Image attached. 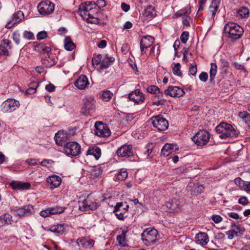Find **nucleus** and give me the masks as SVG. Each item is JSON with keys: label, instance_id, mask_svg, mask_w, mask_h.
Listing matches in <instances>:
<instances>
[{"label": "nucleus", "instance_id": "39", "mask_svg": "<svg viewBox=\"0 0 250 250\" xmlns=\"http://www.w3.org/2000/svg\"><path fill=\"white\" fill-rule=\"evenodd\" d=\"M127 177V173L125 169H122L115 176L116 180L124 181Z\"/></svg>", "mask_w": 250, "mask_h": 250}, {"label": "nucleus", "instance_id": "10", "mask_svg": "<svg viewBox=\"0 0 250 250\" xmlns=\"http://www.w3.org/2000/svg\"><path fill=\"white\" fill-rule=\"evenodd\" d=\"M153 126L159 130L165 131L168 127L167 121L161 115L153 116L151 119Z\"/></svg>", "mask_w": 250, "mask_h": 250}, {"label": "nucleus", "instance_id": "59", "mask_svg": "<svg viewBox=\"0 0 250 250\" xmlns=\"http://www.w3.org/2000/svg\"><path fill=\"white\" fill-rule=\"evenodd\" d=\"M40 214L41 216L43 217H46L51 215L49 208L45 210L41 211L40 213Z\"/></svg>", "mask_w": 250, "mask_h": 250}, {"label": "nucleus", "instance_id": "13", "mask_svg": "<svg viewBox=\"0 0 250 250\" xmlns=\"http://www.w3.org/2000/svg\"><path fill=\"white\" fill-rule=\"evenodd\" d=\"M116 154L119 157L127 158L133 156V153L132 145L125 144L122 146L117 149Z\"/></svg>", "mask_w": 250, "mask_h": 250}, {"label": "nucleus", "instance_id": "34", "mask_svg": "<svg viewBox=\"0 0 250 250\" xmlns=\"http://www.w3.org/2000/svg\"><path fill=\"white\" fill-rule=\"evenodd\" d=\"M250 13L249 10L246 7H242L237 11L236 16L239 18H246L249 16Z\"/></svg>", "mask_w": 250, "mask_h": 250}, {"label": "nucleus", "instance_id": "33", "mask_svg": "<svg viewBox=\"0 0 250 250\" xmlns=\"http://www.w3.org/2000/svg\"><path fill=\"white\" fill-rule=\"evenodd\" d=\"M49 230L53 233L62 234L65 230L64 224H61L53 226L50 228Z\"/></svg>", "mask_w": 250, "mask_h": 250}, {"label": "nucleus", "instance_id": "62", "mask_svg": "<svg viewBox=\"0 0 250 250\" xmlns=\"http://www.w3.org/2000/svg\"><path fill=\"white\" fill-rule=\"evenodd\" d=\"M211 219L215 223H219L222 220V218L219 215H213Z\"/></svg>", "mask_w": 250, "mask_h": 250}, {"label": "nucleus", "instance_id": "47", "mask_svg": "<svg viewBox=\"0 0 250 250\" xmlns=\"http://www.w3.org/2000/svg\"><path fill=\"white\" fill-rule=\"evenodd\" d=\"M159 88L154 85L148 86L146 88L147 92L151 94H157L159 92Z\"/></svg>", "mask_w": 250, "mask_h": 250}, {"label": "nucleus", "instance_id": "56", "mask_svg": "<svg viewBox=\"0 0 250 250\" xmlns=\"http://www.w3.org/2000/svg\"><path fill=\"white\" fill-rule=\"evenodd\" d=\"M234 232L235 230L231 229L227 232V234L229 239H232L234 237L238 236V235Z\"/></svg>", "mask_w": 250, "mask_h": 250}, {"label": "nucleus", "instance_id": "32", "mask_svg": "<svg viewBox=\"0 0 250 250\" xmlns=\"http://www.w3.org/2000/svg\"><path fill=\"white\" fill-rule=\"evenodd\" d=\"M64 48L67 51H72L75 47V45L73 42L70 37L66 36L64 40Z\"/></svg>", "mask_w": 250, "mask_h": 250}, {"label": "nucleus", "instance_id": "23", "mask_svg": "<svg viewBox=\"0 0 250 250\" xmlns=\"http://www.w3.org/2000/svg\"><path fill=\"white\" fill-rule=\"evenodd\" d=\"M156 15V14L154 8L151 5L147 6L142 12V16L144 17V20H150L155 17Z\"/></svg>", "mask_w": 250, "mask_h": 250}, {"label": "nucleus", "instance_id": "20", "mask_svg": "<svg viewBox=\"0 0 250 250\" xmlns=\"http://www.w3.org/2000/svg\"><path fill=\"white\" fill-rule=\"evenodd\" d=\"M94 242L92 239L84 237L79 238L76 241L79 246L81 245L84 249L91 248L94 246Z\"/></svg>", "mask_w": 250, "mask_h": 250}, {"label": "nucleus", "instance_id": "25", "mask_svg": "<svg viewBox=\"0 0 250 250\" xmlns=\"http://www.w3.org/2000/svg\"><path fill=\"white\" fill-rule=\"evenodd\" d=\"M11 42L8 40H4L0 44V55H8L9 50L11 48Z\"/></svg>", "mask_w": 250, "mask_h": 250}, {"label": "nucleus", "instance_id": "64", "mask_svg": "<svg viewBox=\"0 0 250 250\" xmlns=\"http://www.w3.org/2000/svg\"><path fill=\"white\" fill-rule=\"evenodd\" d=\"M243 188L248 193L250 194V182H246L244 183Z\"/></svg>", "mask_w": 250, "mask_h": 250}, {"label": "nucleus", "instance_id": "27", "mask_svg": "<svg viewBox=\"0 0 250 250\" xmlns=\"http://www.w3.org/2000/svg\"><path fill=\"white\" fill-rule=\"evenodd\" d=\"M12 216L8 213H5L0 216V228L11 224Z\"/></svg>", "mask_w": 250, "mask_h": 250}, {"label": "nucleus", "instance_id": "31", "mask_svg": "<svg viewBox=\"0 0 250 250\" xmlns=\"http://www.w3.org/2000/svg\"><path fill=\"white\" fill-rule=\"evenodd\" d=\"M220 3V0H212L210 4L209 9L208 13L211 15V18H213L219 8V5Z\"/></svg>", "mask_w": 250, "mask_h": 250}, {"label": "nucleus", "instance_id": "8", "mask_svg": "<svg viewBox=\"0 0 250 250\" xmlns=\"http://www.w3.org/2000/svg\"><path fill=\"white\" fill-rule=\"evenodd\" d=\"M95 134L100 137L106 138L110 135L111 132L107 125L102 122L97 121L94 125Z\"/></svg>", "mask_w": 250, "mask_h": 250}, {"label": "nucleus", "instance_id": "63", "mask_svg": "<svg viewBox=\"0 0 250 250\" xmlns=\"http://www.w3.org/2000/svg\"><path fill=\"white\" fill-rule=\"evenodd\" d=\"M190 19L189 17L185 16L183 17V23L186 26H189Z\"/></svg>", "mask_w": 250, "mask_h": 250}, {"label": "nucleus", "instance_id": "4", "mask_svg": "<svg viewBox=\"0 0 250 250\" xmlns=\"http://www.w3.org/2000/svg\"><path fill=\"white\" fill-rule=\"evenodd\" d=\"M158 232L153 228L145 229L141 234V238L144 243L147 246L155 243L158 240Z\"/></svg>", "mask_w": 250, "mask_h": 250}, {"label": "nucleus", "instance_id": "17", "mask_svg": "<svg viewBox=\"0 0 250 250\" xmlns=\"http://www.w3.org/2000/svg\"><path fill=\"white\" fill-rule=\"evenodd\" d=\"M24 18V14L21 11H18L13 16L12 19L8 22L5 27L7 29L12 28L16 23L20 22Z\"/></svg>", "mask_w": 250, "mask_h": 250}, {"label": "nucleus", "instance_id": "6", "mask_svg": "<svg viewBox=\"0 0 250 250\" xmlns=\"http://www.w3.org/2000/svg\"><path fill=\"white\" fill-rule=\"evenodd\" d=\"M81 146L76 142H70L64 144L63 151L67 156H77L81 153Z\"/></svg>", "mask_w": 250, "mask_h": 250}, {"label": "nucleus", "instance_id": "49", "mask_svg": "<svg viewBox=\"0 0 250 250\" xmlns=\"http://www.w3.org/2000/svg\"><path fill=\"white\" fill-rule=\"evenodd\" d=\"M113 212L115 213L116 217L120 220H124V219L127 216V215L125 214V212L123 211H114V210Z\"/></svg>", "mask_w": 250, "mask_h": 250}, {"label": "nucleus", "instance_id": "28", "mask_svg": "<svg viewBox=\"0 0 250 250\" xmlns=\"http://www.w3.org/2000/svg\"><path fill=\"white\" fill-rule=\"evenodd\" d=\"M197 243L201 245H205L208 242V237L205 232H199L195 236Z\"/></svg>", "mask_w": 250, "mask_h": 250}, {"label": "nucleus", "instance_id": "57", "mask_svg": "<svg viewBox=\"0 0 250 250\" xmlns=\"http://www.w3.org/2000/svg\"><path fill=\"white\" fill-rule=\"evenodd\" d=\"M47 37V33L45 31H42L39 32L37 34V38L38 40H42Z\"/></svg>", "mask_w": 250, "mask_h": 250}, {"label": "nucleus", "instance_id": "55", "mask_svg": "<svg viewBox=\"0 0 250 250\" xmlns=\"http://www.w3.org/2000/svg\"><path fill=\"white\" fill-rule=\"evenodd\" d=\"M167 207L171 210H175L177 208V205L173 203V201L168 202L167 203Z\"/></svg>", "mask_w": 250, "mask_h": 250}, {"label": "nucleus", "instance_id": "7", "mask_svg": "<svg viewBox=\"0 0 250 250\" xmlns=\"http://www.w3.org/2000/svg\"><path fill=\"white\" fill-rule=\"evenodd\" d=\"M210 138L209 133L205 130H199L192 137V140L198 146L206 145Z\"/></svg>", "mask_w": 250, "mask_h": 250}, {"label": "nucleus", "instance_id": "44", "mask_svg": "<svg viewBox=\"0 0 250 250\" xmlns=\"http://www.w3.org/2000/svg\"><path fill=\"white\" fill-rule=\"evenodd\" d=\"M113 94L109 90L104 91L101 95V98L105 101H109L112 98Z\"/></svg>", "mask_w": 250, "mask_h": 250}, {"label": "nucleus", "instance_id": "9", "mask_svg": "<svg viewBox=\"0 0 250 250\" xmlns=\"http://www.w3.org/2000/svg\"><path fill=\"white\" fill-rule=\"evenodd\" d=\"M38 11L42 15L46 16L52 13L54 10V4L49 0H45L39 3Z\"/></svg>", "mask_w": 250, "mask_h": 250}, {"label": "nucleus", "instance_id": "51", "mask_svg": "<svg viewBox=\"0 0 250 250\" xmlns=\"http://www.w3.org/2000/svg\"><path fill=\"white\" fill-rule=\"evenodd\" d=\"M197 71V65L195 62H193L190 64L189 68V73L190 75L194 76Z\"/></svg>", "mask_w": 250, "mask_h": 250}, {"label": "nucleus", "instance_id": "46", "mask_svg": "<svg viewBox=\"0 0 250 250\" xmlns=\"http://www.w3.org/2000/svg\"><path fill=\"white\" fill-rule=\"evenodd\" d=\"M38 50L43 53H48L51 52V49L48 46H46L45 44H40L37 46Z\"/></svg>", "mask_w": 250, "mask_h": 250}, {"label": "nucleus", "instance_id": "19", "mask_svg": "<svg viewBox=\"0 0 250 250\" xmlns=\"http://www.w3.org/2000/svg\"><path fill=\"white\" fill-rule=\"evenodd\" d=\"M11 188L14 190H26L29 188L31 185L29 183L18 181H12L9 183Z\"/></svg>", "mask_w": 250, "mask_h": 250}, {"label": "nucleus", "instance_id": "5", "mask_svg": "<svg viewBox=\"0 0 250 250\" xmlns=\"http://www.w3.org/2000/svg\"><path fill=\"white\" fill-rule=\"evenodd\" d=\"M95 104L96 101L93 97L91 96L85 97L83 100L81 113L84 115H90L95 111Z\"/></svg>", "mask_w": 250, "mask_h": 250}, {"label": "nucleus", "instance_id": "12", "mask_svg": "<svg viewBox=\"0 0 250 250\" xmlns=\"http://www.w3.org/2000/svg\"><path fill=\"white\" fill-rule=\"evenodd\" d=\"M79 209L82 211L95 210L98 207V203L91 200L89 196H88L83 201L79 202Z\"/></svg>", "mask_w": 250, "mask_h": 250}, {"label": "nucleus", "instance_id": "40", "mask_svg": "<svg viewBox=\"0 0 250 250\" xmlns=\"http://www.w3.org/2000/svg\"><path fill=\"white\" fill-rule=\"evenodd\" d=\"M125 233L126 231H123L120 235L117 236L116 239L119 245L122 246H125L126 245L125 242Z\"/></svg>", "mask_w": 250, "mask_h": 250}, {"label": "nucleus", "instance_id": "35", "mask_svg": "<svg viewBox=\"0 0 250 250\" xmlns=\"http://www.w3.org/2000/svg\"><path fill=\"white\" fill-rule=\"evenodd\" d=\"M39 82L37 81H33L28 84V88L27 89L26 93L28 94H34L36 90V88L39 86Z\"/></svg>", "mask_w": 250, "mask_h": 250}, {"label": "nucleus", "instance_id": "38", "mask_svg": "<svg viewBox=\"0 0 250 250\" xmlns=\"http://www.w3.org/2000/svg\"><path fill=\"white\" fill-rule=\"evenodd\" d=\"M239 116L243 120L250 128V114L247 112H241L239 113Z\"/></svg>", "mask_w": 250, "mask_h": 250}, {"label": "nucleus", "instance_id": "52", "mask_svg": "<svg viewBox=\"0 0 250 250\" xmlns=\"http://www.w3.org/2000/svg\"><path fill=\"white\" fill-rule=\"evenodd\" d=\"M188 37H189V33L188 31L183 32L180 36V39H181V42L183 43H186L188 39Z\"/></svg>", "mask_w": 250, "mask_h": 250}, {"label": "nucleus", "instance_id": "29", "mask_svg": "<svg viewBox=\"0 0 250 250\" xmlns=\"http://www.w3.org/2000/svg\"><path fill=\"white\" fill-rule=\"evenodd\" d=\"M86 155L93 156L96 160H98L101 156V150L98 146L90 147L87 151Z\"/></svg>", "mask_w": 250, "mask_h": 250}, {"label": "nucleus", "instance_id": "14", "mask_svg": "<svg viewBox=\"0 0 250 250\" xmlns=\"http://www.w3.org/2000/svg\"><path fill=\"white\" fill-rule=\"evenodd\" d=\"M164 93L167 96L172 97H179L185 94V91L179 87L170 85L164 91Z\"/></svg>", "mask_w": 250, "mask_h": 250}, {"label": "nucleus", "instance_id": "15", "mask_svg": "<svg viewBox=\"0 0 250 250\" xmlns=\"http://www.w3.org/2000/svg\"><path fill=\"white\" fill-rule=\"evenodd\" d=\"M128 98L130 100L132 101L137 104H143L145 100L144 95L139 89H136L130 93L128 95Z\"/></svg>", "mask_w": 250, "mask_h": 250}, {"label": "nucleus", "instance_id": "60", "mask_svg": "<svg viewBox=\"0 0 250 250\" xmlns=\"http://www.w3.org/2000/svg\"><path fill=\"white\" fill-rule=\"evenodd\" d=\"M208 78V75L207 73L205 72H202L200 75H199V79L200 80L203 82H206Z\"/></svg>", "mask_w": 250, "mask_h": 250}, {"label": "nucleus", "instance_id": "53", "mask_svg": "<svg viewBox=\"0 0 250 250\" xmlns=\"http://www.w3.org/2000/svg\"><path fill=\"white\" fill-rule=\"evenodd\" d=\"M12 38L16 44H19L20 42V35L19 33L17 32H14L12 34Z\"/></svg>", "mask_w": 250, "mask_h": 250}, {"label": "nucleus", "instance_id": "21", "mask_svg": "<svg viewBox=\"0 0 250 250\" xmlns=\"http://www.w3.org/2000/svg\"><path fill=\"white\" fill-rule=\"evenodd\" d=\"M114 61L115 58L113 57L108 56L107 55H103L99 69L102 70L108 68Z\"/></svg>", "mask_w": 250, "mask_h": 250}, {"label": "nucleus", "instance_id": "18", "mask_svg": "<svg viewBox=\"0 0 250 250\" xmlns=\"http://www.w3.org/2000/svg\"><path fill=\"white\" fill-rule=\"evenodd\" d=\"M179 149V147L176 144H166L162 148L161 155L167 156L173 152Z\"/></svg>", "mask_w": 250, "mask_h": 250}, {"label": "nucleus", "instance_id": "48", "mask_svg": "<svg viewBox=\"0 0 250 250\" xmlns=\"http://www.w3.org/2000/svg\"><path fill=\"white\" fill-rule=\"evenodd\" d=\"M102 170L100 166L95 167L92 171V174L95 177H98L101 175Z\"/></svg>", "mask_w": 250, "mask_h": 250}, {"label": "nucleus", "instance_id": "37", "mask_svg": "<svg viewBox=\"0 0 250 250\" xmlns=\"http://www.w3.org/2000/svg\"><path fill=\"white\" fill-rule=\"evenodd\" d=\"M211 67L209 71V80L210 83H213L214 79L217 73V65L214 63H211Z\"/></svg>", "mask_w": 250, "mask_h": 250}, {"label": "nucleus", "instance_id": "61", "mask_svg": "<svg viewBox=\"0 0 250 250\" xmlns=\"http://www.w3.org/2000/svg\"><path fill=\"white\" fill-rule=\"evenodd\" d=\"M23 37L28 40H31L33 38L34 35L31 32L25 31L23 33Z\"/></svg>", "mask_w": 250, "mask_h": 250}, {"label": "nucleus", "instance_id": "58", "mask_svg": "<svg viewBox=\"0 0 250 250\" xmlns=\"http://www.w3.org/2000/svg\"><path fill=\"white\" fill-rule=\"evenodd\" d=\"M125 206V203L123 202L117 203L114 207V211H123V208Z\"/></svg>", "mask_w": 250, "mask_h": 250}, {"label": "nucleus", "instance_id": "54", "mask_svg": "<svg viewBox=\"0 0 250 250\" xmlns=\"http://www.w3.org/2000/svg\"><path fill=\"white\" fill-rule=\"evenodd\" d=\"M204 187L202 185H195L194 186V192L197 193H201L204 191Z\"/></svg>", "mask_w": 250, "mask_h": 250}, {"label": "nucleus", "instance_id": "43", "mask_svg": "<svg viewBox=\"0 0 250 250\" xmlns=\"http://www.w3.org/2000/svg\"><path fill=\"white\" fill-rule=\"evenodd\" d=\"M102 54H94L93 57L92 59V63L93 65L96 64V65H100L102 58L103 57Z\"/></svg>", "mask_w": 250, "mask_h": 250}, {"label": "nucleus", "instance_id": "22", "mask_svg": "<svg viewBox=\"0 0 250 250\" xmlns=\"http://www.w3.org/2000/svg\"><path fill=\"white\" fill-rule=\"evenodd\" d=\"M74 84L78 89L82 90L85 89L89 83L87 78L84 75H81L75 81Z\"/></svg>", "mask_w": 250, "mask_h": 250}, {"label": "nucleus", "instance_id": "24", "mask_svg": "<svg viewBox=\"0 0 250 250\" xmlns=\"http://www.w3.org/2000/svg\"><path fill=\"white\" fill-rule=\"evenodd\" d=\"M34 212L33 207L30 205L20 207L19 210L18 216L20 217H23L25 216H29L33 214Z\"/></svg>", "mask_w": 250, "mask_h": 250}, {"label": "nucleus", "instance_id": "26", "mask_svg": "<svg viewBox=\"0 0 250 250\" xmlns=\"http://www.w3.org/2000/svg\"><path fill=\"white\" fill-rule=\"evenodd\" d=\"M47 182L52 185L53 188L58 187L62 183L61 178L56 175L49 176L46 179Z\"/></svg>", "mask_w": 250, "mask_h": 250}, {"label": "nucleus", "instance_id": "11", "mask_svg": "<svg viewBox=\"0 0 250 250\" xmlns=\"http://www.w3.org/2000/svg\"><path fill=\"white\" fill-rule=\"evenodd\" d=\"M20 106L18 101L14 99H8L2 104L1 110L4 112H11L16 110Z\"/></svg>", "mask_w": 250, "mask_h": 250}, {"label": "nucleus", "instance_id": "36", "mask_svg": "<svg viewBox=\"0 0 250 250\" xmlns=\"http://www.w3.org/2000/svg\"><path fill=\"white\" fill-rule=\"evenodd\" d=\"M231 229L234 230V232L237 234L238 236L242 235L245 231V228L240 224L236 225L235 224H232L231 225Z\"/></svg>", "mask_w": 250, "mask_h": 250}, {"label": "nucleus", "instance_id": "16", "mask_svg": "<svg viewBox=\"0 0 250 250\" xmlns=\"http://www.w3.org/2000/svg\"><path fill=\"white\" fill-rule=\"evenodd\" d=\"M154 41V38L150 36H144L140 42L141 52L142 54L146 53V50L150 47Z\"/></svg>", "mask_w": 250, "mask_h": 250}, {"label": "nucleus", "instance_id": "1", "mask_svg": "<svg viewBox=\"0 0 250 250\" xmlns=\"http://www.w3.org/2000/svg\"><path fill=\"white\" fill-rule=\"evenodd\" d=\"M96 7L95 3H93L92 1H86L84 4L83 3L80 6L79 8L80 15L88 22L98 24L100 20L94 16L97 12Z\"/></svg>", "mask_w": 250, "mask_h": 250}, {"label": "nucleus", "instance_id": "50", "mask_svg": "<svg viewBox=\"0 0 250 250\" xmlns=\"http://www.w3.org/2000/svg\"><path fill=\"white\" fill-rule=\"evenodd\" d=\"M180 68L181 65L179 63H175L172 69L173 74L175 75L181 76Z\"/></svg>", "mask_w": 250, "mask_h": 250}, {"label": "nucleus", "instance_id": "41", "mask_svg": "<svg viewBox=\"0 0 250 250\" xmlns=\"http://www.w3.org/2000/svg\"><path fill=\"white\" fill-rule=\"evenodd\" d=\"M221 62V67L222 69V71L227 74L228 73V68L229 67V62L224 59H221L220 60Z\"/></svg>", "mask_w": 250, "mask_h": 250}, {"label": "nucleus", "instance_id": "42", "mask_svg": "<svg viewBox=\"0 0 250 250\" xmlns=\"http://www.w3.org/2000/svg\"><path fill=\"white\" fill-rule=\"evenodd\" d=\"M42 63L46 66L51 67L55 64V61L54 59L50 58L49 56L45 57L42 60Z\"/></svg>", "mask_w": 250, "mask_h": 250}, {"label": "nucleus", "instance_id": "3", "mask_svg": "<svg viewBox=\"0 0 250 250\" xmlns=\"http://www.w3.org/2000/svg\"><path fill=\"white\" fill-rule=\"evenodd\" d=\"M215 130L217 133L220 134L219 137L221 139L236 137L239 133L231 125L224 122L218 125Z\"/></svg>", "mask_w": 250, "mask_h": 250}, {"label": "nucleus", "instance_id": "45", "mask_svg": "<svg viewBox=\"0 0 250 250\" xmlns=\"http://www.w3.org/2000/svg\"><path fill=\"white\" fill-rule=\"evenodd\" d=\"M51 215L58 213H61L64 211L65 208L61 207H56L54 208H49Z\"/></svg>", "mask_w": 250, "mask_h": 250}, {"label": "nucleus", "instance_id": "30", "mask_svg": "<svg viewBox=\"0 0 250 250\" xmlns=\"http://www.w3.org/2000/svg\"><path fill=\"white\" fill-rule=\"evenodd\" d=\"M54 139L56 144L58 146H62L63 144H65L66 136L61 131H58L55 134Z\"/></svg>", "mask_w": 250, "mask_h": 250}, {"label": "nucleus", "instance_id": "2", "mask_svg": "<svg viewBox=\"0 0 250 250\" xmlns=\"http://www.w3.org/2000/svg\"><path fill=\"white\" fill-rule=\"evenodd\" d=\"M225 36L232 40L240 39L244 33L243 28L239 24L232 22L226 23L224 27Z\"/></svg>", "mask_w": 250, "mask_h": 250}]
</instances>
